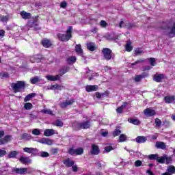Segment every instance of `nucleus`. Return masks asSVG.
Instances as JSON below:
<instances>
[{"label":"nucleus","mask_w":175,"mask_h":175,"mask_svg":"<svg viewBox=\"0 0 175 175\" xmlns=\"http://www.w3.org/2000/svg\"><path fill=\"white\" fill-rule=\"evenodd\" d=\"M12 90L14 92H20V90L25 88V83L24 81H18L12 84Z\"/></svg>","instance_id":"obj_2"},{"label":"nucleus","mask_w":175,"mask_h":175,"mask_svg":"<svg viewBox=\"0 0 175 175\" xmlns=\"http://www.w3.org/2000/svg\"><path fill=\"white\" fill-rule=\"evenodd\" d=\"M105 150L107 152H110V151H112V150H116V146L107 145V146H105Z\"/></svg>","instance_id":"obj_36"},{"label":"nucleus","mask_w":175,"mask_h":175,"mask_svg":"<svg viewBox=\"0 0 175 175\" xmlns=\"http://www.w3.org/2000/svg\"><path fill=\"white\" fill-rule=\"evenodd\" d=\"M10 140H12V135H6L3 139V142H4V144H6V143H8V142H10Z\"/></svg>","instance_id":"obj_40"},{"label":"nucleus","mask_w":175,"mask_h":175,"mask_svg":"<svg viewBox=\"0 0 175 175\" xmlns=\"http://www.w3.org/2000/svg\"><path fill=\"white\" fill-rule=\"evenodd\" d=\"M100 27H103V28H106V27H107V23L105 21H101L100 22Z\"/></svg>","instance_id":"obj_58"},{"label":"nucleus","mask_w":175,"mask_h":175,"mask_svg":"<svg viewBox=\"0 0 175 175\" xmlns=\"http://www.w3.org/2000/svg\"><path fill=\"white\" fill-rule=\"evenodd\" d=\"M75 51L79 55H83V49H81V45L77 44L75 46Z\"/></svg>","instance_id":"obj_23"},{"label":"nucleus","mask_w":175,"mask_h":175,"mask_svg":"<svg viewBox=\"0 0 175 175\" xmlns=\"http://www.w3.org/2000/svg\"><path fill=\"white\" fill-rule=\"evenodd\" d=\"M55 135V131L54 129H46L44 132V135L47 137Z\"/></svg>","instance_id":"obj_16"},{"label":"nucleus","mask_w":175,"mask_h":175,"mask_svg":"<svg viewBox=\"0 0 175 175\" xmlns=\"http://www.w3.org/2000/svg\"><path fill=\"white\" fill-rule=\"evenodd\" d=\"M6 155V151L3 150H0V157Z\"/></svg>","instance_id":"obj_64"},{"label":"nucleus","mask_w":175,"mask_h":175,"mask_svg":"<svg viewBox=\"0 0 175 175\" xmlns=\"http://www.w3.org/2000/svg\"><path fill=\"white\" fill-rule=\"evenodd\" d=\"M156 147L157 148H160L161 150H165L166 149V144H165L163 142H156Z\"/></svg>","instance_id":"obj_21"},{"label":"nucleus","mask_w":175,"mask_h":175,"mask_svg":"<svg viewBox=\"0 0 175 175\" xmlns=\"http://www.w3.org/2000/svg\"><path fill=\"white\" fill-rule=\"evenodd\" d=\"M45 77L49 81H57L59 80V79H61V77H59V75H46Z\"/></svg>","instance_id":"obj_13"},{"label":"nucleus","mask_w":175,"mask_h":175,"mask_svg":"<svg viewBox=\"0 0 175 175\" xmlns=\"http://www.w3.org/2000/svg\"><path fill=\"white\" fill-rule=\"evenodd\" d=\"M129 122L131 124H133L134 125H139V124H140V120H137V119H129Z\"/></svg>","instance_id":"obj_35"},{"label":"nucleus","mask_w":175,"mask_h":175,"mask_svg":"<svg viewBox=\"0 0 175 175\" xmlns=\"http://www.w3.org/2000/svg\"><path fill=\"white\" fill-rule=\"evenodd\" d=\"M83 154H84V149L83 148L75 149V155H83Z\"/></svg>","instance_id":"obj_34"},{"label":"nucleus","mask_w":175,"mask_h":175,"mask_svg":"<svg viewBox=\"0 0 175 175\" xmlns=\"http://www.w3.org/2000/svg\"><path fill=\"white\" fill-rule=\"evenodd\" d=\"M32 134L34 136H39L40 135V130L39 129H34L32 130Z\"/></svg>","instance_id":"obj_45"},{"label":"nucleus","mask_w":175,"mask_h":175,"mask_svg":"<svg viewBox=\"0 0 175 175\" xmlns=\"http://www.w3.org/2000/svg\"><path fill=\"white\" fill-rule=\"evenodd\" d=\"M45 144H47L48 146H51L53 145V140L46 138L45 139Z\"/></svg>","instance_id":"obj_56"},{"label":"nucleus","mask_w":175,"mask_h":175,"mask_svg":"<svg viewBox=\"0 0 175 175\" xmlns=\"http://www.w3.org/2000/svg\"><path fill=\"white\" fill-rule=\"evenodd\" d=\"M144 62V59H141L137 60L135 62L133 63L131 65L132 66H133L135 65H137V64H142V62Z\"/></svg>","instance_id":"obj_59"},{"label":"nucleus","mask_w":175,"mask_h":175,"mask_svg":"<svg viewBox=\"0 0 175 175\" xmlns=\"http://www.w3.org/2000/svg\"><path fill=\"white\" fill-rule=\"evenodd\" d=\"M24 107H25V110H31V109H32V103H26L24 105Z\"/></svg>","instance_id":"obj_44"},{"label":"nucleus","mask_w":175,"mask_h":175,"mask_svg":"<svg viewBox=\"0 0 175 175\" xmlns=\"http://www.w3.org/2000/svg\"><path fill=\"white\" fill-rule=\"evenodd\" d=\"M72 172H77V170H79V167L77 166V165H75L73 164V165L72 166Z\"/></svg>","instance_id":"obj_61"},{"label":"nucleus","mask_w":175,"mask_h":175,"mask_svg":"<svg viewBox=\"0 0 175 175\" xmlns=\"http://www.w3.org/2000/svg\"><path fill=\"white\" fill-rule=\"evenodd\" d=\"M120 134H121V131L120 130H115L113 133V135L114 137L118 136V135H120Z\"/></svg>","instance_id":"obj_60"},{"label":"nucleus","mask_w":175,"mask_h":175,"mask_svg":"<svg viewBox=\"0 0 175 175\" xmlns=\"http://www.w3.org/2000/svg\"><path fill=\"white\" fill-rule=\"evenodd\" d=\"M144 114L147 117H152V116H155V110L147 108L144 111Z\"/></svg>","instance_id":"obj_9"},{"label":"nucleus","mask_w":175,"mask_h":175,"mask_svg":"<svg viewBox=\"0 0 175 175\" xmlns=\"http://www.w3.org/2000/svg\"><path fill=\"white\" fill-rule=\"evenodd\" d=\"M136 143L142 144V143H146L147 142V137L144 136H138L135 139Z\"/></svg>","instance_id":"obj_19"},{"label":"nucleus","mask_w":175,"mask_h":175,"mask_svg":"<svg viewBox=\"0 0 175 175\" xmlns=\"http://www.w3.org/2000/svg\"><path fill=\"white\" fill-rule=\"evenodd\" d=\"M164 100L165 103H175L174 96H167L165 97Z\"/></svg>","instance_id":"obj_17"},{"label":"nucleus","mask_w":175,"mask_h":175,"mask_svg":"<svg viewBox=\"0 0 175 175\" xmlns=\"http://www.w3.org/2000/svg\"><path fill=\"white\" fill-rule=\"evenodd\" d=\"M35 95H36L35 93H31V94H28L27 96H26V97L24 99L25 102H28V101L31 100V99H32V98H34Z\"/></svg>","instance_id":"obj_33"},{"label":"nucleus","mask_w":175,"mask_h":175,"mask_svg":"<svg viewBox=\"0 0 175 175\" xmlns=\"http://www.w3.org/2000/svg\"><path fill=\"white\" fill-rule=\"evenodd\" d=\"M64 164L67 167H72L73 165H75V161L71 160L70 159H67L64 161Z\"/></svg>","instance_id":"obj_18"},{"label":"nucleus","mask_w":175,"mask_h":175,"mask_svg":"<svg viewBox=\"0 0 175 175\" xmlns=\"http://www.w3.org/2000/svg\"><path fill=\"white\" fill-rule=\"evenodd\" d=\"M142 79H143L141 75H137L135 78V81H136L137 83L140 81V80H142Z\"/></svg>","instance_id":"obj_63"},{"label":"nucleus","mask_w":175,"mask_h":175,"mask_svg":"<svg viewBox=\"0 0 175 175\" xmlns=\"http://www.w3.org/2000/svg\"><path fill=\"white\" fill-rule=\"evenodd\" d=\"M103 55L107 61L111 59V50L109 48H104L102 50Z\"/></svg>","instance_id":"obj_5"},{"label":"nucleus","mask_w":175,"mask_h":175,"mask_svg":"<svg viewBox=\"0 0 175 175\" xmlns=\"http://www.w3.org/2000/svg\"><path fill=\"white\" fill-rule=\"evenodd\" d=\"M98 90V85H87L86 91L88 92H91L92 91H96Z\"/></svg>","instance_id":"obj_24"},{"label":"nucleus","mask_w":175,"mask_h":175,"mask_svg":"<svg viewBox=\"0 0 175 175\" xmlns=\"http://www.w3.org/2000/svg\"><path fill=\"white\" fill-rule=\"evenodd\" d=\"M18 154V152H17V151L14 150V151L11 152L9 154L8 157H9L10 158H16V157L17 156Z\"/></svg>","instance_id":"obj_47"},{"label":"nucleus","mask_w":175,"mask_h":175,"mask_svg":"<svg viewBox=\"0 0 175 175\" xmlns=\"http://www.w3.org/2000/svg\"><path fill=\"white\" fill-rule=\"evenodd\" d=\"M119 140L121 143L125 142V140H126V135L124 134L120 135V136L119 137Z\"/></svg>","instance_id":"obj_49"},{"label":"nucleus","mask_w":175,"mask_h":175,"mask_svg":"<svg viewBox=\"0 0 175 175\" xmlns=\"http://www.w3.org/2000/svg\"><path fill=\"white\" fill-rule=\"evenodd\" d=\"M57 37L61 42H68L72 38V27H69L67 29L66 33H58Z\"/></svg>","instance_id":"obj_1"},{"label":"nucleus","mask_w":175,"mask_h":175,"mask_svg":"<svg viewBox=\"0 0 175 175\" xmlns=\"http://www.w3.org/2000/svg\"><path fill=\"white\" fill-rule=\"evenodd\" d=\"M125 106H126V105L124 104V105H122L120 107H119L116 109L117 113H122V110H124V109H125Z\"/></svg>","instance_id":"obj_51"},{"label":"nucleus","mask_w":175,"mask_h":175,"mask_svg":"<svg viewBox=\"0 0 175 175\" xmlns=\"http://www.w3.org/2000/svg\"><path fill=\"white\" fill-rule=\"evenodd\" d=\"M154 121L156 124L155 128H160L161 125H162V121L159 118H156Z\"/></svg>","instance_id":"obj_43"},{"label":"nucleus","mask_w":175,"mask_h":175,"mask_svg":"<svg viewBox=\"0 0 175 175\" xmlns=\"http://www.w3.org/2000/svg\"><path fill=\"white\" fill-rule=\"evenodd\" d=\"M64 88H65L62 85L55 84V85H51L49 88V90H51L52 91H55V90H57L59 91H62V90H64Z\"/></svg>","instance_id":"obj_10"},{"label":"nucleus","mask_w":175,"mask_h":175,"mask_svg":"<svg viewBox=\"0 0 175 175\" xmlns=\"http://www.w3.org/2000/svg\"><path fill=\"white\" fill-rule=\"evenodd\" d=\"M124 27L128 29H131V28H133V27H135V25L133 23H125Z\"/></svg>","instance_id":"obj_50"},{"label":"nucleus","mask_w":175,"mask_h":175,"mask_svg":"<svg viewBox=\"0 0 175 175\" xmlns=\"http://www.w3.org/2000/svg\"><path fill=\"white\" fill-rule=\"evenodd\" d=\"M34 58L36 62H40L42 61V55H36Z\"/></svg>","instance_id":"obj_52"},{"label":"nucleus","mask_w":175,"mask_h":175,"mask_svg":"<svg viewBox=\"0 0 175 175\" xmlns=\"http://www.w3.org/2000/svg\"><path fill=\"white\" fill-rule=\"evenodd\" d=\"M125 49L126 51H128V53H131V51L133 50V46H132V42H131V41H127Z\"/></svg>","instance_id":"obj_25"},{"label":"nucleus","mask_w":175,"mask_h":175,"mask_svg":"<svg viewBox=\"0 0 175 175\" xmlns=\"http://www.w3.org/2000/svg\"><path fill=\"white\" fill-rule=\"evenodd\" d=\"M79 128L81 129H88L91 124H90V122H83L78 124Z\"/></svg>","instance_id":"obj_11"},{"label":"nucleus","mask_w":175,"mask_h":175,"mask_svg":"<svg viewBox=\"0 0 175 175\" xmlns=\"http://www.w3.org/2000/svg\"><path fill=\"white\" fill-rule=\"evenodd\" d=\"M0 20L2 23H8L9 21V16H1Z\"/></svg>","instance_id":"obj_42"},{"label":"nucleus","mask_w":175,"mask_h":175,"mask_svg":"<svg viewBox=\"0 0 175 175\" xmlns=\"http://www.w3.org/2000/svg\"><path fill=\"white\" fill-rule=\"evenodd\" d=\"M0 76L3 79H6V78L9 77V74L6 72H2L0 73Z\"/></svg>","instance_id":"obj_53"},{"label":"nucleus","mask_w":175,"mask_h":175,"mask_svg":"<svg viewBox=\"0 0 175 175\" xmlns=\"http://www.w3.org/2000/svg\"><path fill=\"white\" fill-rule=\"evenodd\" d=\"M13 173H16V174H25L27 172L28 173H32L33 172V169L32 168H13Z\"/></svg>","instance_id":"obj_3"},{"label":"nucleus","mask_w":175,"mask_h":175,"mask_svg":"<svg viewBox=\"0 0 175 175\" xmlns=\"http://www.w3.org/2000/svg\"><path fill=\"white\" fill-rule=\"evenodd\" d=\"M22 139H23L24 140H31V139H32V137H31V135H29L28 133H24L22 135Z\"/></svg>","instance_id":"obj_41"},{"label":"nucleus","mask_w":175,"mask_h":175,"mask_svg":"<svg viewBox=\"0 0 175 175\" xmlns=\"http://www.w3.org/2000/svg\"><path fill=\"white\" fill-rule=\"evenodd\" d=\"M167 173H169L170 174H175V167L173 165H170L167 168Z\"/></svg>","instance_id":"obj_29"},{"label":"nucleus","mask_w":175,"mask_h":175,"mask_svg":"<svg viewBox=\"0 0 175 175\" xmlns=\"http://www.w3.org/2000/svg\"><path fill=\"white\" fill-rule=\"evenodd\" d=\"M91 154L92 155H98L99 154V147L95 144L92 145Z\"/></svg>","instance_id":"obj_15"},{"label":"nucleus","mask_w":175,"mask_h":175,"mask_svg":"<svg viewBox=\"0 0 175 175\" xmlns=\"http://www.w3.org/2000/svg\"><path fill=\"white\" fill-rule=\"evenodd\" d=\"M23 151L27 152V154H31V155H36L38 153V149L35 148H24Z\"/></svg>","instance_id":"obj_7"},{"label":"nucleus","mask_w":175,"mask_h":175,"mask_svg":"<svg viewBox=\"0 0 175 175\" xmlns=\"http://www.w3.org/2000/svg\"><path fill=\"white\" fill-rule=\"evenodd\" d=\"M135 166L139 167V166H142V161L140 160H137L135 162Z\"/></svg>","instance_id":"obj_62"},{"label":"nucleus","mask_w":175,"mask_h":175,"mask_svg":"<svg viewBox=\"0 0 175 175\" xmlns=\"http://www.w3.org/2000/svg\"><path fill=\"white\" fill-rule=\"evenodd\" d=\"M143 53H144L143 51V49H142L141 48H137L135 50V55L137 56V55H140V54H143Z\"/></svg>","instance_id":"obj_37"},{"label":"nucleus","mask_w":175,"mask_h":175,"mask_svg":"<svg viewBox=\"0 0 175 175\" xmlns=\"http://www.w3.org/2000/svg\"><path fill=\"white\" fill-rule=\"evenodd\" d=\"M164 77L165 76L163 75V74H159L154 76L153 80L154 81H157V83H161V81L163 80Z\"/></svg>","instance_id":"obj_14"},{"label":"nucleus","mask_w":175,"mask_h":175,"mask_svg":"<svg viewBox=\"0 0 175 175\" xmlns=\"http://www.w3.org/2000/svg\"><path fill=\"white\" fill-rule=\"evenodd\" d=\"M150 61V64L152 66H155V58L150 57L148 59Z\"/></svg>","instance_id":"obj_54"},{"label":"nucleus","mask_w":175,"mask_h":175,"mask_svg":"<svg viewBox=\"0 0 175 175\" xmlns=\"http://www.w3.org/2000/svg\"><path fill=\"white\" fill-rule=\"evenodd\" d=\"M39 81H40V78H39L38 76H36L33 78H31L30 79V83L32 84H36V83H39Z\"/></svg>","instance_id":"obj_30"},{"label":"nucleus","mask_w":175,"mask_h":175,"mask_svg":"<svg viewBox=\"0 0 175 175\" xmlns=\"http://www.w3.org/2000/svg\"><path fill=\"white\" fill-rule=\"evenodd\" d=\"M42 44L44 47L49 48L50 46H51V41L50 40L44 39L42 41Z\"/></svg>","instance_id":"obj_22"},{"label":"nucleus","mask_w":175,"mask_h":175,"mask_svg":"<svg viewBox=\"0 0 175 175\" xmlns=\"http://www.w3.org/2000/svg\"><path fill=\"white\" fill-rule=\"evenodd\" d=\"M86 44H87V49L90 51H95L97 49L96 45H95V43L94 42H87Z\"/></svg>","instance_id":"obj_12"},{"label":"nucleus","mask_w":175,"mask_h":175,"mask_svg":"<svg viewBox=\"0 0 175 175\" xmlns=\"http://www.w3.org/2000/svg\"><path fill=\"white\" fill-rule=\"evenodd\" d=\"M68 153H69L70 155H76V149H74L73 148H70L68 150Z\"/></svg>","instance_id":"obj_55"},{"label":"nucleus","mask_w":175,"mask_h":175,"mask_svg":"<svg viewBox=\"0 0 175 175\" xmlns=\"http://www.w3.org/2000/svg\"><path fill=\"white\" fill-rule=\"evenodd\" d=\"M21 16L22 18H23L24 20H27L28 18H31V14L27 13L25 11L22 12L21 13Z\"/></svg>","instance_id":"obj_27"},{"label":"nucleus","mask_w":175,"mask_h":175,"mask_svg":"<svg viewBox=\"0 0 175 175\" xmlns=\"http://www.w3.org/2000/svg\"><path fill=\"white\" fill-rule=\"evenodd\" d=\"M96 74L92 73V71L88 70L86 71L85 77L86 79H88L90 81L94 79V76H95Z\"/></svg>","instance_id":"obj_20"},{"label":"nucleus","mask_w":175,"mask_h":175,"mask_svg":"<svg viewBox=\"0 0 175 175\" xmlns=\"http://www.w3.org/2000/svg\"><path fill=\"white\" fill-rule=\"evenodd\" d=\"M72 103H75V100L73 99L64 100L60 103L59 106L62 109H65V107H68V106H71Z\"/></svg>","instance_id":"obj_6"},{"label":"nucleus","mask_w":175,"mask_h":175,"mask_svg":"<svg viewBox=\"0 0 175 175\" xmlns=\"http://www.w3.org/2000/svg\"><path fill=\"white\" fill-rule=\"evenodd\" d=\"M19 161L20 162H21V163H24V164L31 163V160L29 157H21Z\"/></svg>","instance_id":"obj_26"},{"label":"nucleus","mask_w":175,"mask_h":175,"mask_svg":"<svg viewBox=\"0 0 175 175\" xmlns=\"http://www.w3.org/2000/svg\"><path fill=\"white\" fill-rule=\"evenodd\" d=\"M148 158L150 159V160H156V161H157V159H158V154H150L149 156H148Z\"/></svg>","instance_id":"obj_46"},{"label":"nucleus","mask_w":175,"mask_h":175,"mask_svg":"<svg viewBox=\"0 0 175 175\" xmlns=\"http://www.w3.org/2000/svg\"><path fill=\"white\" fill-rule=\"evenodd\" d=\"M167 35H169V36H175V22L173 23L172 26L171 27H168L167 29V31H165Z\"/></svg>","instance_id":"obj_8"},{"label":"nucleus","mask_w":175,"mask_h":175,"mask_svg":"<svg viewBox=\"0 0 175 175\" xmlns=\"http://www.w3.org/2000/svg\"><path fill=\"white\" fill-rule=\"evenodd\" d=\"M40 157H42V158H47V157H49V152H40Z\"/></svg>","instance_id":"obj_57"},{"label":"nucleus","mask_w":175,"mask_h":175,"mask_svg":"<svg viewBox=\"0 0 175 175\" xmlns=\"http://www.w3.org/2000/svg\"><path fill=\"white\" fill-rule=\"evenodd\" d=\"M157 162H159V163H165V162L166 161V157H165V154H164L163 156L159 157H157Z\"/></svg>","instance_id":"obj_32"},{"label":"nucleus","mask_w":175,"mask_h":175,"mask_svg":"<svg viewBox=\"0 0 175 175\" xmlns=\"http://www.w3.org/2000/svg\"><path fill=\"white\" fill-rule=\"evenodd\" d=\"M53 124L55 126H64V123H62V122L59 120H56L55 122L53 123Z\"/></svg>","instance_id":"obj_38"},{"label":"nucleus","mask_w":175,"mask_h":175,"mask_svg":"<svg viewBox=\"0 0 175 175\" xmlns=\"http://www.w3.org/2000/svg\"><path fill=\"white\" fill-rule=\"evenodd\" d=\"M173 159L172 157H168L167 155L165 154V163L166 165H169V163H172Z\"/></svg>","instance_id":"obj_48"},{"label":"nucleus","mask_w":175,"mask_h":175,"mask_svg":"<svg viewBox=\"0 0 175 175\" xmlns=\"http://www.w3.org/2000/svg\"><path fill=\"white\" fill-rule=\"evenodd\" d=\"M67 62H68V64H75V62H76V57L72 56V57H69L67 59Z\"/></svg>","instance_id":"obj_39"},{"label":"nucleus","mask_w":175,"mask_h":175,"mask_svg":"<svg viewBox=\"0 0 175 175\" xmlns=\"http://www.w3.org/2000/svg\"><path fill=\"white\" fill-rule=\"evenodd\" d=\"M41 113L43 114H49V116H53V111L47 108L41 110Z\"/></svg>","instance_id":"obj_31"},{"label":"nucleus","mask_w":175,"mask_h":175,"mask_svg":"<svg viewBox=\"0 0 175 175\" xmlns=\"http://www.w3.org/2000/svg\"><path fill=\"white\" fill-rule=\"evenodd\" d=\"M27 27H29V28H33V29H35L36 31H38V29H40L38 21H35L33 19L29 20L27 23Z\"/></svg>","instance_id":"obj_4"},{"label":"nucleus","mask_w":175,"mask_h":175,"mask_svg":"<svg viewBox=\"0 0 175 175\" xmlns=\"http://www.w3.org/2000/svg\"><path fill=\"white\" fill-rule=\"evenodd\" d=\"M67 72H69V67L64 66L62 68L60 69L59 75L60 76H64V75H65V73Z\"/></svg>","instance_id":"obj_28"}]
</instances>
